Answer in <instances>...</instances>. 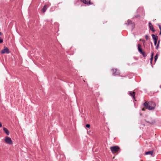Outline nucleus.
<instances>
[{
  "label": "nucleus",
  "mask_w": 161,
  "mask_h": 161,
  "mask_svg": "<svg viewBox=\"0 0 161 161\" xmlns=\"http://www.w3.org/2000/svg\"><path fill=\"white\" fill-rule=\"evenodd\" d=\"M144 106L146 108L151 110H153L155 108L156 104L154 102L152 101H150L148 103L146 102L144 103Z\"/></svg>",
  "instance_id": "f257e3e1"
},
{
  "label": "nucleus",
  "mask_w": 161,
  "mask_h": 161,
  "mask_svg": "<svg viewBox=\"0 0 161 161\" xmlns=\"http://www.w3.org/2000/svg\"><path fill=\"white\" fill-rule=\"evenodd\" d=\"M120 150L119 147L117 146L111 147V152L113 153L117 154Z\"/></svg>",
  "instance_id": "f03ea898"
},
{
  "label": "nucleus",
  "mask_w": 161,
  "mask_h": 161,
  "mask_svg": "<svg viewBox=\"0 0 161 161\" xmlns=\"http://www.w3.org/2000/svg\"><path fill=\"white\" fill-rule=\"evenodd\" d=\"M4 142L7 144L11 145L13 144V142L10 138L8 136H6L4 138Z\"/></svg>",
  "instance_id": "7ed1b4c3"
},
{
  "label": "nucleus",
  "mask_w": 161,
  "mask_h": 161,
  "mask_svg": "<svg viewBox=\"0 0 161 161\" xmlns=\"http://www.w3.org/2000/svg\"><path fill=\"white\" fill-rule=\"evenodd\" d=\"M1 53L2 54H8L9 53V51L7 47H4V49L1 51Z\"/></svg>",
  "instance_id": "20e7f679"
},
{
  "label": "nucleus",
  "mask_w": 161,
  "mask_h": 161,
  "mask_svg": "<svg viewBox=\"0 0 161 161\" xmlns=\"http://www.w3.org/2000/svg\"><path fill=\"white\" fill-rule=\"evenodd\" d=\"M138 50L140 52V53L141 54H142L144 57L146 56V55L145 54V53L144 52H143L142 51V50L141 48V45L140 44H139L138 45Z\"/></svg>",
  "instance_id": "39448f33"
},
{
  "label": "nucleus",
  "mask_w": 161,
  "mask_h": 161,
  "mask_svg": "<svg viewBox=\"0 0 161 161\" xmlns=\"http://www.w3.org/2000/svg\"><path fill=\"white\" fill-rule=\"evenodd\" d=\"M126 24L127 25H131V26L132 29L134 28L135 25L134 23L132 22L131 20H129L127 21Z\"/></svg>",
  "instance_id": "423d86ee"
},
{
  "label": "nucleus",
  "mask_w": 161,
  "mask_h": 161,
  "mask_svg": "<svg viewBox=\"0 0 161 161\" xmlns=\"http://www.w3.org/2000/svg\"><path fill=\"white\" fill-rule=\"evenodd\" d=\"M149 27L151 31H152L153 32H154L155 31V30L153 28V25L151 22H149Z\"/></svg>",
  "instance_id": "0eeeda50"
},
{
  "label": "nucleus",
  "mask_w": 161,
  "mask_h": 161,
  "mask_svg": "<svg viewBox=\"0 0 161 161\" xmlns=\"http://www.w3.org/2000/svg\"><path fill=\"white\" fill-rule=\"evenodd\" d=\"M81 2H82L83 3L85 4H91L90 3V0H81Z\"/></svg>",
  "instance_id": "6e6552de"
},
{
  "label": "nucleus",
  "mask_w": 161,
  "mask_h": 161,
  "mask_svg": "<svg viewBox=\"0 0 161 161\" xmlns=\"http://www.w3.org/2000/svg\"><path fill=\"white\" fill-rule=\"evenodd\" d=\"M3 130L5 133L7 135H8L9 134V130H7L6 128L3 127Z\"/></svg>",
  "instance_id": "1a4fd4ad"
},
{
  "label": "nucleus",
  "mask_w": 161,
  "mask_h": 161,
  "mask_svg": "<svg viewBox=\"0 0 161 161\" xmlns=\"http://www.w3.org/2000/svg\"><path fill=\"white\" fill-rule=\"evenodd\" d=\"M130 95L133 97L134 99L135 98V92H130L129 93Z\"/></svg>",
  "instance_id": "9d476101"
},
{
  "label": "nucleus",
  "mask_w": 161,
  "mask_h": 161,
  "mask_svg": "<svg viewBox=\"0 0 161 161\" xmlns=\"http://www.w3.org/2000/svg\"><path fill=\"white\" fill-rule=\"evenodd\" d=\"M153 153V151H148L147 152H146L145 153V155H148V154H151V155H152Z\"/></svg>",
  "instance_id": "9b49d317"
},
{
  "label": "nucleus",
  "mask_w": 161,
  "mask_h": 161,
  "mask_svg": "<svg viewBox=\"0 0 161 161\" xmlns=\"http://www.w3.org/2000/svg\"><path fill=\"white\" fill-rule=\"evenodd\" d=\"M152 36L153 37V38L154 40V41L158 40V37L157 36H156L154 34H152Z\"/></svg>",
  "instance_id": "f8f14e48"
},
{
  "label": "nucleus",
  "mask_w": 161,
  "mask_h": 161,
  "mask_svg": "<svg viewBox=\"0 0 161 161\" xmlns=\"http://www.w3.org/2000/svg\"><path fill=\"white\" fill-rule=\"evenodd\" d=\"M47 9V7L46 5H45L43 7L42 9V11L43 13H44L46 11V10Z\"/></svg>",
  "instance_id": "ddd939ff"
},
{
  "label": "nucleus",
  "mask_w": 161,
  "mask_h": 161,
  "mask_svg": "<svg viewBox=\"0 0 161 161\" xmlns=\"http://www.w3.org/2000/svg\"><path fill=\"white\" fill-rule=\"evenodd\" d=\"M153 56V52L151 54V58L150 59L151 62H152V61Z\"/></svg>",
  "instance_id": "4468645a"
},
{
  "label": "nucleus",
  "mask_w": 161,
  "mask_h": 161,
  "mask_svg": "<svg viewBox=\"0 0 161 161\" xmlns=\"http://www.w3.org/2000/svg\"><path fill=\"white\" fill-rule=\"evenodd\" d=\"M158 54H157L155 56H154V61L155 62L157 59L158 58Z\"/></svg>",
  "instance_id": "2eb2a0df"
},
{
  "label": "nucleus",
  "mask_w": 161,
  "mask_h": 161,
  "mask_svg": "<svg viewBox=\"0 0 161 161\" xmlns=\"http://www.w3.org/2000/svg\"><path fill=\"white\" fill-rule=\"evenodd\" d=\"M86 127H87V128H89L90 127V125L89 124H86Z\"/></svg>",
  "instance_id": "dca6fc26"
},
{
  "label": "nucleus",
  "mask_w": 161,
  "mask_h": 161,
  "mask_svg": "<svg viewBox=\"0 0 161 161\" xmlns=\"http://www.w3.org/2000/svg\"><path fill=\"white\" fill-rule=\"evenodd\" d=\"M145 38L146 39V40H147L148 39V38H149V37H148V36L146 35L145 36Z\"/></svg>",
  "instance_id": "f3484780"
},
{
  "label": "nucleus",
  "mask_w": 161,
  "mask_h": 161,
  "mask_svg": "<svg viewBox=\"0 0 161 161\" xmlns=\"http://www.w3.org/2000/svg\"><path fill=\"white\" fill-rule=\"evenodd\" d=\"M3 42V40L0 37V43Z\"/></svg>",
  "instance_id": "a211bd4d"
},
{
  "label": "nucleus",
  "mask_w": 161,
  "mask_h": 161,
  "mask_svg": "<svg viewBox=\"0 0 161 161\" xmlns=\"http://www.w3.org/2000/svg\"><path fill=\"white\" fill-rule=\"evenodd\" d=\"M159 28L160 30V32H159V35H161V28H160V25H159Z\"/></svg>",
  "instance_id": "6ab92c4d"
},
{
  "label": "nucleus",
  "mask_w": 161,
  "mask_h": 161,
  "mask_svg": "<svg viewBox=\"0 0 161 161\" xmlns=\"http://www.w3.org/2000/svg\"><path fill=\"white\" fill-rule=\"evenodd\" d=\"M157 41L158 40H155V41H154V45H156V44H157Z\"/></svg>",
  "instance_id": "aec40b11"
},
{
  "label": "nucleus",
  "mask_w": 161,
  "mask_h": 161,
  "mask_svg": "<svg viewBox=\"0 0 161 161\" xmlns=\"http://www.w3.org/2000/svg\"><path fill=\"white\" fill-rule=\"evenodd\" d=\"M158 47H159V45L157 44V46H156V49H158Z\"/></svg>",
  "instance_id": "412c9836"
},
{
  "label": "nucleus",
  "mask_w": 161,
  "mask_h": 161,
  "mask_svg": "<svg viewBox=\"0 0 161 161\" xmlns=\"http://www.w3.org/2000/svg\"><path fill=\"white\" fill-rule=\"evenodd\" d=\"M2 126V124L1 122H0V127Z\"/></svg>",
  "instance_id": "4be33fe9"
},
{
  "label": "nucleus",
  "mask_w": 161,
  "mask_h": 161,
  "mask_svg": "<svg viewBox=\"0 0 161 161\" xmlns=\"http://www.w3.org/2000/svg\"><path fill=\"white\" fill-rule=\"evenodd\" d=\"M142 110L143 111H144L145 110V109L144 108H143L142 109Z\"/></svg>",
  "instance_id": "5701e85b"
},
{
  "label": "nucleus",
  "mask_w": 161,
  "mask_h": 161,
  "mask_svg": "<svg viewBox=\"0 0 161 161\" xmlns=\"http://www.w3.org/2000/svg\"><path fill=\"white\" fill-rule=\"evenodd\" d=\"M159 43H160V41H158V44L159 45Z\"/></svg>",
  "instance_id": "b1692460"
},
{
  "label": "nucleus",
  "mask_w": 161,
  "mask_h": 161,
  "mask_svg": "<svg viewBox=\"0 0 161 161\" xmlns=\"http://www.w3.org/2000/svg\"><path fill=\"white\" fill-rule=\"evenodd\" d=\"M2 33L1 32H0V36H1L2 35Z\"/></svg>",
  "instance_id": "393cba45"
},
{
  "label": "nucleus",
  "mask_w": 161,
  "mask_h": 161,
  "mask_svg": "<svg viewBox=\"0 0 161 161\" xmlns=\"http://www.w3.org/2000/svg\"><path fill=\"white\" fill-rule=\"evenodd\" d=\"M145 42L144 41H143V43H144V42Z\"/></svg>",
  "instance_id": "a878e982"
},
{
  "label": "nucleus",
  "mask_w": 161,
  "mask_h": 161,
  "mask_svg": "<svg viewBox=\"0 0 161 161\" xmlns=\"http://www.w3.org/2000/svg\"><path fill=\"white\" fill-rule=\"evenodd\" d=\"M113 158H114V156L113 157Z\"/></svg>",
  "instance_id": "bb28decb"
}]
</instances>
